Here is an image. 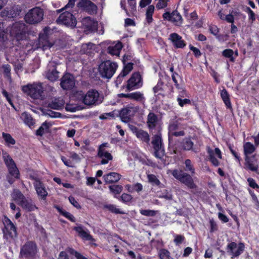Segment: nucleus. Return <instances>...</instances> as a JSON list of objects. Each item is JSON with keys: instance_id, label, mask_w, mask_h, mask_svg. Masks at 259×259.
Here are the masks:
<instances>
[{"instance_id": "f257e3e1", "label": "nucleus", "mask_w": 259, "mask_h": 259, "mask_svg": "<svg viewBox=\"0 0 259 259\" xmlns=\"http://www.w3.org/2000/svg\"><path fill=\"white\" fill-rule=\"evenodd\" d=\"M3 159L8 168L9 174L11 177H8V181L10 184H12L15 182V179H19V170L15 162L7 152L5 151L3 152Z\"/></svg>"}, {"instance_id": "f03ea898", "label": "nucleus", "mask_w": 259, "mask_h": 259, "mask_svg": "<svg viewBox=\"0 0 259 259\" xmlns=\"http://www.w3.org/2000/svg\"><path fill=\"white\" fill-rule=\"evenodd\" d=\"M79 95L81 96L82 102L87 106L98 105L103 100L102 95L95 89H91L85 94L80 92Z\"/></svg>"}, {"instance_id": "7ed1b4c3", "label": "nucleus", "mask_w": 259, "mask_h": 259, "mask_svg": "<svg viewBox=\"0 0 259 259\" xmlns=\"http://www.w3.org/2000/svg\"><path fill=\"white\" fill-rule=\"evenodd\" d=\"M118 65L115 62L107 60L102 62L99 66L98 71L103 78H111L117 70Z\"/></svg>"}, {"instance_id": "20e7f679", "label": "nucleus", "mask_w": 259, "mask_h": 259, "mask_svg": "<svg viewBox=\"0 0 259 259\" xmlns=\"http://www.w3.org/2000/svg\"><path fill=\"white\" fill-rule=\"evenodd\" d=\"M4 228L3 229V237L8 242H11L17 236L16 227L12 221L5 217L3 220Z\"/></svg>"}, {"instance_id": "39448f33", "label": "nucleus", "mask_w": 259, "mask_h": 259, "mask_svg": "<svg viewBox=\"0 0 259 259\" xmlns=\"http://www.w3.org/2000/svg\"><path fill=\"white\" fill-rule=\"evenodd\" d=\"M8 31L10 35L17 40L23 39L27 31L26 25L22 22L18 21L13 23L9 27Z\"/></svg>"}, {"instance_id": "423d86ee", "label": "nucleus", "mask_w": 259, "mask_h": 259, "mask_svg": "<svg viewBox=\"0 0 259 259\" xmlns=\"http://www.w3.org/2000/svg\"><path fill=\"white\" fill-rule=\"evenodd\" d=\"M172 175L180 182L185 184L190 189H196L197 185L194 183L192 176L184 171L174 169L172 171Z\"/></svg>"}, {"instance_id": "0eeeda50", "label": "nucleus", "mask_w": 259, "mask_h": 259, "mask_svg": "<svg viewBox=\"0 0 259 259\" xmlns=\"http://www.w3.org/2000/svg\"><path fill=\"white\" fill-rule=\"evenodd\" d=\"M23 91L34 99L42 98L43 88L41 83H33L24 86Z\"/></svg>"}, {"instance_id": "6e6552de", "label": "nucleus", "mask_w": 259, "mask_h": 259, "mask_svg": "<svg viewBox=\"0 0 259 259\" xmlns=\"http://www.w3.org/2000/svg\"><path fill=\"white\" fill-rule=\"evenodd\" d=\"M44 11L39 7H35L30 10L25 16V21L30 24H36L43 19Z\"/></svg>"}, {"instance_id": "1a4fd4ad", "label": "nucleus", "mask_w": 259, "mask_h": 259, "mask_svg": "<svg viewBox=\"0 0 259 259\" xmlns=\"http://www.w3.org/2000/svg\"><path fill=\"white\" fill-rule=\"evenodd\" d=\"M37 252V246L35 243L32 241H28L21 247L20 256L30 259L34 258Z\"/></svg>"}, {"instance_id": "9d476101", "label": "nucleus", "mask_w": 259, "mask_h": 259, "mask_svg": "<svg viewBox=\"0 0 259 259\" xmlns=\"http://www.w3.org/2000/svg\"><path fill=\"white\" fill-rule=\"evenodd\" d=\"M56 22L59 24H62L70 28H74L76 25V20L70 12H65L60 15Z\"/></svg>"}, {"instance_id": "9b49d317", "label": "nucleus", "mask_w": 259, "mask_h": 259, "mask_svg": "<svg viewBox=\"0 0 259 259\" xmlns=\"http://www.w3.org/2000/svg\"><path fill=\"white\" fill-rule=\"evenodd\" d=\"M152 144L154 150V156L161 159L164 155V150L162 144V139L160 135H155L153 137Z\"/></svg>"}, {"instance_id": "f8f14e48", "label": "nucleus", "mask_w": 259, "mask_h": 259, "mask_svg": "<svg viewBox=\"0 0 259 259\" xmlns=\"http://www.w3.org/2000/svg\"><path fill=\"white\" fill-rule=\"evenodd\" d=\"M206 151L208 155V159L211 164L217 167L220 165L219 159H221L222 153L219 148L212 149L210 147H206Z\"/></svg>"}, {"instance_id": "ddd939ff", "label": "nucleus", "mask_w": 259, "mask_h": 259, "mask_svg": "<svg viewBox=\"0 0 259 259\" xmlns=\"http://www.w3.org/2000/svg\"><path fill=\"white\" fill-rule=\"evenodd\" d=\"M138 110V107L127 106L120 111L119 116L122 121L127 122L134 116Z\"/></svg>"}, {"instance_id": "4468645a", "label": "nucleus", "mask_w": 259, "mask_h": 259, "mask_svg": "<svg viewBox=\"0 0 259 259\" xmlns=\"http://www.w3.org/2000/svg\"><path fill=\"white\" fill-rule=\"evenodd\" d=\"M228 253L232 255L231 258L237 257L240 255L244 250V245L243 243L237 244L232 242L227 245Z\"/></svg>"}, {"instance_id": "2eb2a0df", "label": "nucleus", "mask_w": 259, "mask_h": 259, "mask_svg": "<svg viewBox=\"0 0 259 259\" xmlns=\"http://www.w3.org/2000/svg\"><path fill=\"white\" fill-rule=\"evenodd\" d=\"M142 78L138 72H135L132 74L130 78L127 81V89L128 90H133L138 89L142 87Z\"/></svg>"}, {"instance_id": "dca6fc26", "label": "nucleus", "mask_w": 259, "mask_h": 259, "mask_svg": "<svg viewBox=\"0 0 259 259\" xmlns=\"http://www.w3.org/2000/svg\"><path fill=\"white\" fill-rule=\"evenodd\" d=\"M78 7L90 14H94L97 12V6L90 0H81L78 3Z\"/></svg>"}, {"instance_id": "f3484780", "label": "nucleus", "mask_w": 259, "mask_h": 259, "mask_svg": "<svg viewBox=\"0 0 259 259\" xmlns=\"http://www.w3.org/2000/svg\"><path fill=\"white\" fill-rule=\"evenodd\" d=\"M60 85L64 90L71 89L75 85V80L73 76L69 73L65 74L61 78Z\"/></svg>"}, {"instance_id": "a211bd4d", "label": "nucleus", "mask_w": 259, "mask_h": 259, "mask_svg": "<svg viewBox=\"0 0 259 259\" xmlns=\"http://www.w3.org/2000/svg\"><path fill=\"white\" fill-rule=\"evenodd\" d=\"M163 18L175 23L177 25L182 24L183 19L181 15L177 11L172 12L171 14L165 12L163 14Z\"/></svg>"}, {"instance_id": "6ab92c4d", "label": "nucleus", "mask_w": 259, "mask_h": 259, "mask_svg": "<svg viewBox=\"0 0 259 259\" xmlns=\"http://www.w3.org/2000/svg\"><path fill=\"white\" fill-rule=\"evenodd\" d=\"M131 129L137 138L143 142L146 143L147 144L149 145L150 136L147 132L141 129H139L134 126H132Z\"/></svg>"}, {"instance_id": "aec40b11", "label": "nucleus", "mask_w": 259, "mask_h": 259, "mask_svg": "<svg viewBox=\"0 0 259 259\" xmlns=\"http://www.w3.org/2000/svg\"><path fill=\"white\" fill-rule=\"evenodd\" d=\"M81 23L85 31H94L97 29L98 22L90 17L83 18Z\"/></svg>"}, {"instance_id": "412c9836", "label": "nucleus", "mask_w": 259, "mask_h": 259, "mask_svg": "<svg viewBox=\"0 0 259 259\" xmlns=\"http://www.w3.org/2000/svg\"><path fill=\"white\" fill-rule=\"evenodd\" d=\"M244 165L246 169L252 171H256L258 169L257 159L255 155L245 156Z\"/></svg>"}, {"instance_id": "4be33fe9", "label": "nucleus", "mask_w": 259, "mask_h": 259, "mask_svg": "<svg viewBox=\"0 0 259 259\" xmlns=\"http://www.w3.org/2000/svg\"><path fill=\"white\" fill-rule=\"evenodd\" d=\"M119 97L128 98L141 103H144L145 98L144 94L140 92H135L128 94H120L119 95Z\"/></svg>"}, {"instance_id": "5701e85b", "label": "nucleus", "mask_w": 259, "mask_h": 259, "mask_svg": "<svg viewBox=\"0 0 259 259\" xmlns=\"http://www.w3.org/2000/svg\"><path fill=\"white\" fill-rule=\"evenodd\" d=\"M21 11V9L19 6H14L5 9L2 12V15L8 18H15L19 15Z\"/></svg>"}, {"instance_id": "b1692460", "label": "nucleus", "mask_w": 259, "mask_h": 259, "mask_svg": "<svg viewBox=\"0 0 259 259\" xmlns=\"http://www.w3.org/2000/svg\"><path fill=\"white\" fill-rule=\"evenodd\" d=\"M159 120L158 116L154 113L150 112L147 118V125L150 130H154L158 124Z\"/></svg>"}, {"instance_id": "393cba45", "label": "nucleus", "mask_w": 259, "mask_h": 259, "mask_svg": "<svg viewBox=\"0 0 259 259\" xmlns=\"http://www.w3.org/2000/svg\"><path fill=\"white\" fill-rule=\"evenodd\" d=\"M169 39L173 45L178 48H182L186 46L182 37L176 33H172L169 35Z\"/></svg>"}, {"instance_id": "a878e982", "label": "nucleus", "mask_w": 259, "mask_h": 259, "mask_svg": "<svg viewBox=\"0 0 259 259\" xmlns=\"http://www.w3.org/2000/svg\"><path fill=\"white\" fill-rule=\"evenodd\" d=\"M34 186L38 195L41 197L42 199H45L48 195V192L43 184L40 181L36 180L34 183Z\"/></svg>"}, {"instance_id": "bb28decb", "label": "nucleus", "mask_w": 259, "mask_h": 259, "mask_svg": "<svg viewBox=\"0 0 259 259\" xmlns=\"http://www.w3.org/2000/svg\"><path fill=\"white\" fill-rule=\"evenodd\" d=\"M121 176L117 172H112L103 176L104 181L106 183L110 184L118 182L121 178Z\"/></svg>"}, {"instance_id": "cd10ccee", "label": "nucleus", "mask_w": 259, "mask_h": 259, "mask_svg": "<svg viewBox=\"0 0 259 259\" xmlns=\"http://www.w3.org/2000/svg\"><path fill=\"white\" fill-rule=\"evenodd\" d=\"M98 156L102 159L101 161L102 164H107L113 158L112 155L106 150H98Z\"/></svg>"}, {"instance_id": "c85d7f7f", "label": "nucleus", "mask_w": 259, "mask_h": 259, "mask_svg": "<svg viewBox=\"0 0 259 259\" xmlns=\"http://www.w3.org/2000/svg\"><path fill=\"white\" fill-rule=\"evenodd\" d=\"M23 209L27 211H31L36 208L35 205L33 204L32 200L28 198H25L19 204Z\"/></svg>"}, {"instance_id": "c756f323", "label": "nucleus", "mask_w": 259, "mask_h": 259, "mask_svg": "<svg viewBox=\"0 0 259 259\" xmlns=\"http://www.w3.org/2000/svg\"><path fill=\"white\" fill-rule=\"evenodd\" d=\"M39 47L43 50L50 49L53 45V43L49 41L48 37L47 35L42 34L39 37Z\"/></svg>"}, {"instance_id": "7c9ffc66", "label": "nucleus", "mask_w": 259, "mask_h": 259, "mask_svg": "<svg viewBox=\"0 0 259 259\" xmlns=\"http://www.w3.org/2000/svg\"><path fill=\"white\" fill-rule=\"evenodd\" d=\"M74 230L78 233L79 236L83 239L89 241H93V237L90 234L89 231H84L81 226L75 227Z\"/></svg>"}, {"instance_id": "2f4dec72", "label": "nucleus", "mask_w": 259, "mask_h": 259, "mask_svg": "<svg viewBox=\"0 0 259 259\" xmlns=\"http://www.w3.org/2000/svg\"><path fill=\"white\" fill-rule=\"evenodd\" d=\"M64 103L63 100L60 98H54L49 103L48 107L53 109L60 110L63 107Z\"/></svg>"}, {"instance_id": "473e14b6", "label": "nucleus", "mask_w": 259, "mask_h": 259, "mask_svg": "<svg viewBox=\"0 0 259 259\" xmlns=\"http://www.w3.org/2000/svg\"><path fill=\"white\" fill-rule=\"evenodd\" d=\"M23 122L29 127H32L35 124V120L30 114L27 112H23L21 116Z\"/></svg>"}, {"instance_id": "72a5a7b5", "label": "nucleus", "mask_w": 259, "mask_h": 259, "mask_svg": "<svg viewBox=\"0 0 259 259\" xmlns=\"http://www.w3.org/2000/svg\"><path fill=\"white\" fill-rule=\"evenodd\" d=\"M59 72L53 66L52 68H49L47 72L46 76L51 81L57 80L59 77Z\"/></svg>"}, {"instance_id": "f704fd0d", "label": "nucleus", "mask_w": 259, "mask_h": 259, "mask_svg": "<svg viewBox=\"0 0 259 259\" xmlns=\"http://www.w3.org/2000/svg\"><path fill=\"white\" fill-rule=\"evenodd\" d=\"M11 195L13 199L18 205L26 198L20 191L18 189H14Z\"/></svg>"}, {"instance_id": "c9c22d12", "label": "nucleus", "mask_w": 259, "mask_h": 259, "mask_svg": "<svg viewBox=\"0 0 259 259\" xmlns=\"http://www.w3.org/2000/svg\"><path fill=\"white\" fill-rule=\"evenodd\" d=\"M122 47V44L120 42L113 46H109L108 48V53L112 55L119 56Z\"/></svg>"}, {"instance_id": "e433bc0d", "label": "nucleus", "mask_w": 259, "mask_h": 259, "mask_svg": "<svg viewBox=\"0 0 259 259\" xmlns=\"http://www.w3.org/2000/svg\"><path fill=\"white\" fill-rule=\"evenodd\" d=\"M2 138L5 141V144L8 147L13 145L16 143L15 139L9 134L3 132L2 133Z\"/></svg>"}, {"instance_id": "4c0bfd02", "label": "nucleus", "mask_w": 259, "mask_h": 259, "mask_svg": "<svg viewBox=\"0 0 259 259\" xmlns=\"http://www.w3.org/2000/svg\"><path fill=\"white\" fill-rule=\"evenodd\" d=\"M221 96L227 107L228 108H231V104L229 98V95L226 89L222 90L221 92Z\"/></svg>"}, {"instance_id": "58836bf2", "label": "nucleus", "mask_w": 259, "mask_h": 259, "mask_svg": "<svg viewBox=\"0 0 259 259\" xmlns=\"http://www.w3.org/2000/svg\"><path fill=\"white\" fill-rule=\"evenodd\" d=\"M243 150L244 154L246 156L252 154L255 151V148L250 142H246L243 145Z\"/></svg>"}, {"instance_id": "ea45409f", "label": "nucleus", "mask_w": 259, "mask_h": 259, "mask_svg": "<svg viewBox=\"0 0 259 259\" xmlns=\"http://www.w3.org/2000/svg\"><path fill=\"white\" fill-rule=\"evenodd\" d=\"M104 207L110 212L116 214H124L125 212L120 210V209L116 207V206L114 204H107L105 205Z\"/></svg>"}, {"instance_id": "a19ab883", "label": "nucleus", "mask_w": 259, "mask_h": 259, "mask_svg": "<svg viewBox=\"0 0 259 259\" xmlns=\"http://www.w3.org/2000/svg\"><path fill=\"white\" fill-rule=\"evenodd\" d=\"M184 163L185 164V170L186 171H189L192 175L195 174V169L191 160L189 159H186Z\"/></svg>"}, {"instance_id": "79ce46f5", "label": "nucleus", "mask_w": 259, "mask_h": 259, "mask_svg": "<svg viewBox=\"0 0 259 259\" xmlns=\"http://www.w3.org/2000/svg\"><path fill=\"white\" fill-rule=\"evenodd\" d=\"M95 47V45L91 42L83 44L81 46V52L82 53H89L90 50H92Z\"/></svg>"}, {"instance_id": "37998d69", "label": "nucleus", "mask_w": 259, "mask_h": 259, "mask_svg": "<svg viewBox=\"0 0 259 259\" xmlns=\"http://www.w3.org/2000/svg\"><path fill=\"white\" fill-rule=\"evenodd\" d=\"M67 251L70 254H72L74 255V256L76 258V259H88L85 256H83L79 252L75 250L74 249L68 247L66 249Z\"/></svg>"}, {"instance_id": "c03bdc74", "label": "nucleus", "mask_w": 259, "mask_h": 259, "mask_svg": "<svg viewBox=\"0 0 259 259\" xmlns=\"http://www.w3.org/2000/svg\"><path fill=\"white\" fill-rule=\"evenodd\" d=\"M158 197L160 198H164L166 200H171L172 199V195L171 193L168 191L167 190H164L160 192L158 195Z\"/></svg>"}, {"instance_id": "a18cd8bd", "label": "nucleus", "mask_w": 259, "mask_h": 259, "mask_svg": "<svg viewBox=\"0 0 259 259\" xmlns=\"http://www.w3.org/2000/svg\"><path fill=\"white\" fill-rule=\"evenodd\" d=\"M158 256L160 259H170V252L165 249H160Z\"/></svg>"}, {"instance_id": "49530a36", "label": "nucleus", "mask_w": 259, "mask_h": 259, "mask_svg": "<svg viewBox=\"0 0 259 259\" xmlns=\"http://www.w3.org/2000/svg\"><path fill=\"white\" fill-rule=\"evenodd\" d=\"M109 188L111 192L114 193V194H120L123 189L122 186L118 185L110 186Z\"/></svg>"}, {"instance_id": "de8ad7c7", "label": "nucleus", "mask_w": 259, "mask_h": 259, "mask_svg": "<svg viewBox=\"0 0 259 259\" xmlns=\"http://www.w3.org/2000/svg\"><path fill=\"white\" fill-rule=\"evenodd\" d=\"M147 178L148 182L153 185H156L157 186H158L160 184V182L159 180L157 178L156 176L153 174H148L147 175Z\"/></svg>"}, {"instance_id": "09e8293b", "label": "nucleus", "mask_w": 259, "mask_h": 259, "mask_svg": "<svg viewBox=\"0 0 259 259\" xmlns=\"http://www.w3.org/2000/svg\"><path fill=\"white\" fill-rule=\"evenodd\" d=\"M194 143L190 139H186L183 141V148L186 150L192 149Z\"/></svg>"}, {"instance_id": "8fccbe9b", "label": "nucleus", "mask_w": 259, "mask_h": 259, "mask_svg": "<svg viewBox=\"0 0 259 259\" xmlns=\"http://www.w3.org/2000/svg\"><path fill=\"white\" fill-rule=\"evenodd\" d=\"M234 52L231 49H226L224 51H223L222 54L223 55L227 58H230V60L232 62L234 61V59L233 57Z\"/></svg>"}, {"instance_id": "3c124183", "label": "nucleus", "mask_w": 259, "mask_h": 259, "mask_svg": "<svg viewBox=\"0 0 259 259\" xmlns=\"http://www.w3.org/2000/svg\"><path fill=\"white\" fill-rule=\"evenodd\" d=\"M140 213L145 216L153 217L156 215V211L149 209H141L140 210Z\"/></svg>"}, {"instance_id": "603ef678", "label": "nucleus", "mask_w": 259, "mask_h": 259, "mask_svg": "<svg viewBox=\"0 0 259 259\" xmlns=\"http://www.w3.org/2000/svg\"><path fill=\"white\" fill-rule=\"evenodd\" d=\"M133 63H129L127 64L123 68L121 72L123 76H126L133 69Z\"/></svg>"}, {"instance_id": "864d4df0", "label": "nucleus", "mask_w": 259, "mask_h": 259, "mask_svg": "<svg viewBox=\"0 0 259 259\" xmlns=\"http://www.w3.org/2000/svg\"><path fill=\"white\" fill-rule=\"evenodd\" d=\"M178 128V124L176 121H171L170 122L168 126L169 133L171 135L172 133L175 132L176 130Z\"/></svg>"}, {"instance_id": "5fc2aeb1", "label": "nucleus", "mask_w": 259, "mask_h": 259, "mask_svg": "<svg viewBox=\"0 0 259 259\" xmlns=\"http://www.w3.org/2000/svg\"><path fill=\"white\" fill-rule=\"evenodd\" d=\"M162 83L161 82H158L156 86L153 88V92L156 95L161 94L162 92Z\"/></svg>"}, {"instance_id": "6e6d98bb", "label": "nucleus", "mask_w": 259, "mask_h": 259, "mask_svg": "<svg viewBox=\"0 0 259 259\" xmlns=\"http://www.w3.org/2000/svg\"><path fill=\"white\" fill-rule=\"evenodd\" d=\"M49 127L46 122H44L41 126L36 131V135L38 136H42L45 133V129Z\"/></svg>"}, {"instance_id": "4d7b16f0", "label": "nucleus", "mask_w": 259, "mask_h": 259, "mask_svg": "<svg viewBox=\"0 0 259 259\" xmlns=\"http://www.w3.org/2000/svg\"><path fill=\"white\" fill-rule=\"evenodd\" d=\"M177 101L178 102L179 105L181 107H183L184 105L187 104H190L191 103V101L189 99H182L179 96H178L177 98Z\"/></svg>"}, {"instance_id": "13d9d810", "label": "nucleus", "mask_w": 259, "mask_h": 259, "mask_svg": "<svg viewBox=\"0 0 259 259\" xmlns=\"http://www.w3.org/2000/svg\"><path fill=\"white\" fill-rule=\"evenodd\" d=\"M246 12L248 14L249 20H251V23L255 19L254 12L249 8H246Z\"/></svg>"}, {"instance_id": "bf43d9fd", "label": "nucleus", "mask_w": 259, "mask_h": 259, "mask_svg": "<svg viewBox=\"0 0 259 259\" xmlns=\"http://www.w3.org/2000/svg\"><path fill=\"white\" fill-rule=\"evenodd\" d=\"M167 0H159L156 5L158 9H163L167 6Z\"/></svg>"}, {"instance_id": "052dcab7", "label": "nucleus", "mask_w": 259, "mask_h": 259, "mask_svg": "<svg viewBox=\"0 0 259 259\" xmlns=\"http://www.w3.org/2000/svg\"><path fill=\"white\" fill-rule=\"evenodd\" d=\"M121 199L123 202H128L132 199V196L130 194L123 193L121 196Z\"/></svg>"}, {"instance_id": "680f3d73", "label": "nucleus", "mask_w": 259, "mask_h": 259, "mask_svg": "<svg viewBox=\"0 0 259 259\" xmlns=\"http://www.w3.org/2000/svg\"><path fill=\"white\" fill-rule=\"evenodd\" d=\"M185 237L180 235H177L175 236L174 242L176 245H179L182 243V242L184 240Z\"/></svg>"}, {"instance_id": "e2e57ef3", "label": "nucleus", "mask_w": 259, "mask_h": 259, "mask_svg": "<svg viewBox=\"0 0 259 259\" xmlns=\"http://www.w3.org/2000/svg\"><path fill=\"white\" fill-rule=\"evenodd\" d=\"M247 182H248V184H249V186L253 188V189H256V188H259V186L256 183V182H255V181L251 178H249L247 179Z\"/></svg>"}, {"instance_id": "0e129e2a", "label": "nucleus", "mask_w": 259, "mask_h": 259, "mask_svg": "<svg viewBox=\"0 0 259 259\" xmlns=\"http://www.w3.org/2000/svg\"><path fill=\"white\" fill-rule=\"evenodd\" d=\"M3 69L4 70V74L7 76L9 77L11 73V67L9 64L4 65L3 66Z\"/></svg>"}, {"instance_id": "69168bd1", "label": "nucleus", "mask_w": 259, "mask_h": 259, "mask_svg": "<svg viewBox=\"0 0 259 259\" xmlns=\"http://www.w3.org/2000/svg\"><path fill=\"white\" fill-rule=\"evenodd\" d=\"M65 109L67 111L74 112L77 110L78 107L71 104H67Z\"/></svg>"}, {"instance_id": "338daca9", "label": "nucleus", "mask_w": 259, "mask_h": 259, "mask_svg": "<svg viewBox=\"0 0 259 259\" xmlns=\"http://www.w3.org/2000/svg\"><path fill=\"white\" fill-rule=\"evenodd\" d=\"M209 30L210 33L215 36H217L219 32V28L215 25L209 26Z\"/></svg>"}, {"instance_id": "774afa93", "label": "nucleus", "mask_w": 259, "mask_h": 259, "mask_svg": "<svg viewBox=\"0 0 259 259\" xmlns=\"http://www.w3.org/2000/svg\"><path fill=\"white\" fill-rule=\"evenodd\" d=\"M58 259H69L66 251H62L60 252Z\"/></svg>"}]
</instances>
